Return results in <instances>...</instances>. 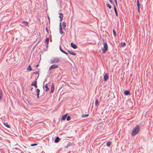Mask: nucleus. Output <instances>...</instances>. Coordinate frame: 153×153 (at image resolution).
<instances>
[{"label": "nucleus", "instance_id": "f257e3e1", "mask_svg": "<svg viewBox=\"0 0 153 153\" xmlns=\"http://www.w3.org/2000/svg\"><path fill=\"white\" fill-rule=\"evenodd\" d=\"M140 130L139 127L138 125H137L133 128L132 131V135L134 136L138 133Z\"/></svg>", "mask_w": 153, "mask_h": 153}, {"label": "nucleus", "instance_id": "f03ea898", "mask_svg": "<svg viewBox=\"0 0 153 153\" xmlns=\"http://www.w3.org/2000/svg\"><path fill=\"white\" fill-rule=\"evenodd\" d=\"M103 47L102 49V52L103 53H105L107 51L108 46L106 42L103 41Z\"/></svg>", "mask_w": 153, "mask_h": 153}, {"label": "nucleus", "instance_id": "7ed1b4c3", "mask_svg": "<svg viewBox=\"0 0 153 153\" xmlns=\"http://www.w3.org/2000/svg\"><path fill=\"white\" fill-rule=\"evenodd\" d=\"M59 59L58 58H54L50 60V63L51 64L56 63L59 62Z\"/></svg>", "mask_w": 153, "mask_h": 153}, {"label": "nucleus", "instance_id": "20e7f679", "mask_svg": "<svg viewBox=\"0 0 153 153\" xmlns=\"http://www.w3.org/2000/svg\"><path fill=\"white\" fill-rule=\"evenodd\" d=\"M58 66L57 65H51L49 68V70H51L53 69L57 68Z\"/></svg>", "mask_w": 153, "mask_h": 153}, {"label": "nucleus", "instance_id": "39448f33", "mask_svg": "<svg viewBox=\"0 0 153 153\" xmlns=\"http://www.w3.org/2000/svg\"><path fill=\"white\" fill-rule=\"evenodd\" d=\"M108 79V76L107 74H104L103 77L104 81H106Z\"/></svg>", "mask_w": 153, "mask_h": 153}, {"label": "nucleus", "instance_id": "423d86ee", "mask_svg": "<svg viewBox=\"0 0 153 153\" xmlns=\"http://www.w3.org/2000/svg\"><path fill=\"white\" fill-rule=\"evenodd\" d=\"M71 46L73 48L75 49H76L77 48V46L73 43L71 42Z\"/></svg>", "mask_w": 153, "mask_h": 153}, {"label": "nucleus", "instance_id": "0eeeda50", "mask_svg": "<svg viewBox=\"0 0 153 153\" xmlns=\"http://www.w3.org/2000/svg\"><path fill=\"white\" fill-rule=\"evenodd\" d=\"M68 52L71 54L75 56L76 55V53L74 52L71 50H68Z\"/></svg>", "mask_w": 153, "mask_h": 153}, {"label": "nucleus", "instance_id": "6e6552de", "mask_svg": "<svg viewBox=\"0 0 153 153\" xmlns=\"http://www.w3.org/2000/svg\"><path fill=\"white\" fill-rule=\"evenodd\" d=\"M62 28L61 26V23H60V28H59V33L61 34L63 33V32L62 31Z\"/></svg>", "mask_w": 153, "mask_h": 153}, {"label": "nucleus", "instance_id": "1a4fd4ad", "mask_svg": "<svg viewBox=\"0 0 153 153\" xmlns=\"http://www.w3.org/2000/svg\"><path fill=\"white\" fill-rule=\"evenodd\" d=\"M54 89V87L53 84V83L51 85V89L50 91V93H52L53 92Z\"/></svg>", "mask_w": 153, "mask_h": 153}, {"label": "nucleus", "instance_id": "9d476101", "mask_svg": "<svg viewBox=\"0 0 153 153\" xmlns=\"http://www.w3.org/2000/svg\"><path fill=\"white\" fill-rule=\"evenodd\" d=\"M60 141V139L58 137H57L55 139L54 142L56 143Z\"/></svg>", "mask_w": 153, "mask_h": 153}, {"label": "nucleus", "instance_id": "9b49d317", "mask_svg": "<svg viewBox=\"0 0 153 153\" xmlns=\"http://www.w3.org/2000/svg\"><path fill=\"white\" fill-rule=\"evenodd\" d=\"M2 91L1 89H0V101L2 100Z\"/></svg>", "mask_w": 153, "mask_h": 153}, {"label": "nucleus", "instance_id": "f8f14e48", "mask_svg": "<svg viewBox=\"0 0 153 153\" xmlns=\"http://www.w3.org/2000/svg\"><path fill=\"white\" fill-rule=\"evenodd\" d=\"M67 114H66L65 115H63L61 118V120H65L66 118V117L67 115Z\"/></svg>", "mask_w": 153, "mask_h": 153}, {"label": "nucleus", "instance_id": "ddd939ff", "mask_svg": "<svg viewBox=\"0 0 153 153\" xmlns=\"http://www.w3.org/2000/svg\"><path fill=\"white\" fill-rule=\"evenodd\" d=\"M124 94L126 95H128L130 94V92L128 90H126L125 91Z\"/></svg>", "mask_w": 153, "mask_h": 153}, {"label": "nucleus", "instance_id": "4468645a", "mask_svg": "<svg viewBox=\"0 0 153 153\" xmlns=\"http://www.w3.org/2000/svg\"><path fill=\"white\" fill-rule=\"evenodd\" d=\"M59 17L60 18V21H61L62 20V19L63 17V15L62 13H59Z\"/></svg>", "mask_w": 153, "mask_h": 153}, {"label": "nucleus", "instance_id": "2eb2a0df", "mask_svg": "<svg viewBox=\"0 0 153 153\" xmlns=\"http://www.w3.org/2000/svg\"><path fill=\"white\" fill-rule=\"evenodd\" d=\"M114 10L115 11V12L116 15L117 16H118V14H117V8H116V7L115 6H114Z\"/></svg>", "mask_w": 153, "mask_h": 153}, {"label": "nucleus", "instance_id": "dca6fc26", "mask_svg": "<svg viewBox=\"0 0 153 153\" xmlns=\"http://www.w3.org/2000/svg\"><path fill=\"white\" fill-rule=\"evenodd\" d=\"M126 45V43L124 42H122L120 43V46L122 47H124Z\"/></svg>", "mask_w": 153, "mask_h": 153}, {"label": "nucleus", "instance_id": "f3484780", "mask_svg": "<svg viewBox=\"0 0 153 153\" xmlns=\"http://www.w3.org/2000/svg\"><path fill=\"white\" fill-rule=\"evenodd\" d=\"M45 91H48L49 90V88H48V84H46L45 85Z\"/></svg>", "mask_w": 153, "mask_h": 153}, {"label": "nucleus", "instance_id": "a211bd4d", "mask_svg": "<svg viewBox=\"0 0 153 153\" xmlns=\"http://www.w3.org/2000/svg\"><path fill=\"white\" fill-rule=\"evenodd\" d=\"M4 124L5 126H6L7 128H10V126L7 124V123H4Z\"/></svg>", "mask_w": 153, "mask_h": 153}, {"label": "nucleus", "instance_id": "6ab92c4d", "mask_svg": "<svg viewBox=\"0 0 153 153\" xmlns=\"http://www.w3.org/2000/svg\"><path fill=\"white\" fill-rule=\"evenodd\" d=\"M45 42L46 44H47V45H48L49 43V38H48L46 39Z\"/></svg>", "mask_w": 153, "mask_h": 153}, {"label": "nucleus", "instance_id": "aec40b11", "mask_svg": "<svg viewBox=\"0 0 153 153\" xmlns=\"http://www.w3.org/2000/svg\"><path fill=\"white\" fill-rule=\"evenodd\" d=\"M22 23L26 26H27L28 25V22L26 21H24L22 22Z\"/></svg>", "mask_w": 153, "mask_h": 153}, {"label": "nucleus", "instance_id": "412c9836", "mask_svg": "<svg viewBox=\"0 0 153 153\" xmlns=\"http://www.w3.org/2000/svg\"><path fill=\"white\" fill-rule=\"evenodd\" d=\"M37 83L36 81L33 82L31 84V85L34 86Z\"/></svg>", "mask_w": 153, "mask_h": 153}, {"label": "nucleus", "instance_id": "4be33fe9", "mask_svg": "<svg viewBox=\"0 0 153 153\" xmlns=\"http://www.w3.org/2000/svg\"><path fill=\"white\" fill-rule=\"evenodd\" d=\"M37 94H39L40 90L39 88H37L36 90Z\"/></svg>", "mask_w": 153, "mask_h": 153}, {"label": "nucleus", "instance_id": "5701e85b", "mask_svg": "<svg viewBox=\"0 0 153 153\" xmlns=\"http://www.w3.org/2000/svg\"><path fill=\"white\" fill-rule=\"evenodd\" d=\"M63 27L64 29L66 27L65 23V22H63L62 23Z\"/></svg>", "mask_w": 153, "mask_h": 153}, {"label": "nucleus", "instance_id": "b1692460", "mask_svg": "<svg viewBox=\"0 0 153 153\" xmlns=\"http://www.w3.org/2000/svg\"><path fill=\"white\" fill-rule=\"evenodd\" d=\"M137 7H140V3H139V0H137Z\"/></svg>", "mask_w": 153, "mask_h": 153}, {"label": "nucleus", "instance_id": "393cba45", "mask_svg": "<svg viewBox=\"0 0 153 153\" xmlns=\"http://www.w3.org/2000/svg\"><path fill=\"white\" fill-rule=\"evenodd\" d=\"M111 144V142L110 141H108L106 143V145L107 146H109Z\"/></svg>", "mask_w": 153, "mask_h": 153}, {"label": "nucleus", "instance_id": "a878e982", "mask_svg": "<svg viewBox=\"0 0 153 153\" xmlns=\"http://www.w3.org/2000/svg\"><path fill=\"white\" fill-rule=\"evenodd\" d=\"M113 34H114V37L116 36V32L114 30H113Z\"/></svg>", "mask_w": 153, "mask_h": 153}, {"label": "nucleus", "instance_id": "bb28decb", "mask_svg": "<svg viewBox=\"0 0 153 153\" xmlns=\"http://www.w3.org/2000/svg\"><path fill=\"white\" fill-rule=\"evenodd\" d=\"M27 70L28 71H30L31 70V67L30 66V65H29L27 67Z\"/></svg>", "mask_w": 153, "mask_h": 153}, {"label": "nucleus", "instance_id": "cd10ccee", "mask_svg": "<svg viewBox=\"0 0 153 153\" xmlns=\"http://www.w3.org/2000/svg\"><path fill=\"white\" fill-rule=\"evenodd\" d=\"M70 119H71V117L70 116L68 115L67 117L66 120L67 121H69V120H70Z\"/></svg>", "mask_w": 153, "mask_h": 153}, {"label": "nucleus", "instance_id": "c85d7f7f", "mask_svg": "<svg viewBox=\"0 0 153 153\" xmlns=\"http://www.w3.org/2000/svg\"><path fill=\"white\" fill-rule=\"evenodd\" d=\"M98 101L97 99H96L95 100V105L97 106L98 103Z\"/></svg>", "mask_w": 153, "mask_h": 153}, {"label": "nucleus", "instance_id": "c756f323", "mask_svg": "<svg viewBox=\"0 0 153 153\" xmlns=\"http://www.w3.org/2000/svg\"><path fill=\"white\" fill-rule=\"evenodd\" d=\"M106 6L107 7H108L109 9H110L111 8V6L109 4H107Z\"/></svg>", "mask_w": 153, "mask_h": 153}, {"label": "nucleus", "instance_id": "7c9ffc66", "mask_svg": "<svg viewBox=\"0 0 153 153\" xmlns=\"http://www.w3.org/2000/svg\"><path fill=\"white\" fill-rule=\"evenodd\" d=\"M88 116V114H85L82 115V117H87Z\"/></svg>", "mask_w": 153, "mask_h": 153}, {"label": "nucleus", "instance_id": "2f4dec72", "mask_svg": "<svg viewBox=\"0 0 153 153\" xmlns=\"http://www.w3.org/2000/svg\"><path fill=\"white\" fill-rule=\"evenodd\" d=\"M37 145V143H33V144H32L30 145V146H36Z\"/></svg>", "mask_w": 153, "mask_h": 153}, {"label": "nucleus", "instance_id": "473e14b6", "mask_svg": "<svg viewBox=\"0 0 153 153\" xmlns=\"http://www.w3.org/2000/svg\"><path fill=\"white\" fill-rule=\"evenodd\" d=\"M59 49L60 50V51L62 52L64 51L63 50H62L61 48V46H60L59 47Z\"/></svg>", "mask_w": 153, "mask_h": 153}, {"label": "nucleus", "instance_id": "72a5a7b5", "mask_svg": "<svg viewBox=\"0 0 153 153\" xmlns=\"http://www.w3.org/2000/svg\"><path fill=\"white\" fill-rule=\"evenodd\" d=\"M62 53H64L65 54H66L67 55H68V53H67V52H65V51H63L62 52Z\"/></svg>", "mask_w": 153, "mask_h": 153}, {"label": "nucleus", "instance_id": "f704fd0d", "mask_svg": "<svg viewBox=\"0 0 153 153\" xmlns=\"http://www.w3.org/2000/svg\"><path fill=\"white\" fill-rule=\"evenodd\" d=\"M45 30L48 33V28L46 27Z\"/></svg>", "mask_w": 153, "mask_h": 153}, {"label": "nucleus", "instance_id": "c9c22d12", "mask_svg": "<svg viewBox=\"0 0 153 153\" xmlns=\"http://www.w3.org/2000/svg\"><path fill=\"white\" fill-rule=\"evenodd\" d=\"M71 144V143H68V144L67 145L68 146H70Z\"/></svg>", "mask_w": 153, "mask_h": 153}, {"label": "nucleus", "instance_id": "e433bc0d", "mask_svg": "<svg viewBox=\"0 0 153 153\" xmlns=\"http://www.w3.org/2000/svg\"><path fill=\"white\" fill-rule=\"evenodd\" d=\"M114 1H115V3L116 4V5H117V0H114Z\"/></svg>", "mask_w": 153, "mask_h": 153}, {"label": "nucleus", "instance_id": "4c0bfd02", "mask_svg": "<svg viewBox=\"0 0 153 153\" xmlns=\"http://www.w3.org/2000/svg\"><path fill=\"white\" fill-rule=\"evenodd\" d=\"M109 1L112 4L113 3V1L112 0H109Z\"/></svg>", "mask_w": 153, "mask_h": 153}, {"label": "nucleus", "instance_id": "58836bf2", "mask_svg": "<svg viewBox=\"0 0 153 153\" xmlns=\"http://www.w3.org/2000/svg\"><path fill=\"white\" fill-rule=\"evenodd\" d=\"M137 8H138V12L139 13H140V7H137Z\"/></svg>", "mask_w": 153, "mask_h": 153}, {"label": "nucleus", "instance_id": "ea45409f", "mask_svg": "<svg viewBox=\"0 0 153 153\" xmlns=\"http://www.w3.org/2000/svg\"><path fill=\"white\" fill-rule=\"evenodd\" d=\"M34 86V87L35 88H36L37 87V84H35V86Z\"/></svg>", "mask_w": 153, "mask_h": 153}, {"label": "nucleus", "instance_id": "a19ab883", "mask_svg": "<svg viewBox=\"0 0 153 153\" xmlns=\"http://www.w3.org/2000/svg\"><path fill=\"white\" fill-rule=\"evenodd\" d=\"M37 97L38 98H39V94H37Z\"/></svg>", "mask_w": 153, "mask_h": 153}, {"label": "nucleus", "instance_id": "79ce46f5", "mask_svg": "<svg viewBox=\"0 0 153 153\" xmlns=\"http://www.w3.org/2000/svg\"><path fill=\"white\" fill-rule=\"evenodd\" d=\"M33 89V87H31V88H30V90H32Z\"/></svg>", "mask_w": 153, "mask_h": 153}, {"label": "nucleus", "instance_id": "37998d69", "mask_svg": "<svg viewBox=\"0 0 153 153\" xmlns=\"http://www.w3.org/2000/svg\"><path fill=\"white\" fill-rule=\"evenodd\" d=\"M68 146L67 145V146H65V148H67Z\"/></svg>", "mask_w": 153, "mask_h": 153}, {"label": "nucleus", "instance_id": "c03bdc74", "mask_svg": "<svg viewBox=\"0 0 153 153\" xmlns=\"http://www.w3.org/2000/svg\"><path fill=\"white\" fill-rule=\"evenodd\" d=\"M38 66V65H37L36 66V67H37Z\"/></svg>", "mask_w": 153, "mask_h": 153}]
</instances>
